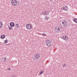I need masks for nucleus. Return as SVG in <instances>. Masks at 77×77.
<instances>
[{"mask_svg":"<svg viewBox=\"0 0 77 77\" xmlns=\"http://www.w3.org/2000/svg\"><path fill=\"white\" fill-rule=\"evenodd\" d=\"M26 27L27 29H32V25H31L30 24H27L26 25Z\"/></svg>","mask_w":77,"mask_h":77,"instance_id":"nucleus-7","label":"nucleus"},{"mask_svg":"<svg viewBox=\"0 0 77 77\" xmlns=\"http://www.w3.org/2000/svg\"><path fill=\"white\" fill-rule=\"evenodd\" d=\"M6 58H5L4 59V62L5 63H6Z\"/></svg>","mask_w":77,"mask_h":77,"instance_id":"nucleus-20","label":"nucleus"},{"mask_svg":"<svg viewBox=\"0 0 77 77\" xmlns=\"http://www.w3.org/2000/svg\"><path fill=\"white\" fill-rule=\"evenodd\" d=\"M10 26L12 27H14L15 26V23L13 22H11L10 23Z\"/></svg>","mask_w":77,"mask_h":77,"instance_id":"nucleus-9","label":"nucleus"},{"mask_svg":"<svg viewBox=\"0 0 77 77\" xmlns=\"http://www.w3.org/2000/svg\"><path fill=\"white\" fill-rule=\"evenodd\" d=\"M46 45L48 47H50L51 45V41L48 40H46Z\"/></svg>","mask_w":77,"mask_h":77,"instance_id":"nucleus-2","label":"nucleus"},{"mask_svg":"<svg viewBox=\"0 0 77 77\" xmlns=\"http://www.w3.org/2000/svg\"><path fill=\"white\" fill-rule=\"evenodd\" d=\"M57 27H56L55 28V29H54V30L55 31H56V32H58L57 31Z\"/></svg>","mask_w":77,"mask_h":77,"instance_id":"nucleus-18","label":"nucleus"},{"mask_svg":"<svg viewBox=\"0 0 77 77\" xmlns=\"http://www.w3.org/2000/svg\"><path fill=\"white\" fill-rule=\"evenodd\" d=\"M6 37L5 36V35H2L1 36V39H5V38Z\"/></svg>","mask_w":77,"mask_h":77,"instance_id":"nucleus-10","label":"nucleus"},{"mask_svg":"<svg viewBox=\"0 0 77 77\" xmlns=\"http://www.w3.org/2000/svg\"><path fill=\"white\" fill-rule=\"evenodd\" d=\"M50 0V1H52V0Z\"/></svg>","mask_w":77,"mask_h":77,"instance_id":"nucleus-28","label":"nucleus"},{"mask_svg":"<svg viewBox=\"0 0 77 77\" xmlns=\"http://www.w3.org/2000/svg\"><path fill=\"white\" fill-rule=\"evenodd\" d=\"M43 72H44V71L42 70L41 72H40V74H42L43 73Z\"/></svg>","mask_w":77,"mask_h":77,"instance_id":"nucleus-16","label":"nucleus"},{"mask_svg":"<svg viewBox=\"0 0 77 77\" xmlns=\"http://www.w3.org/2000/svg\"><path fill=\"white\" fill-rule=\"evenodd\" d=\"M15 27H16L17 28V29H18L19 28L20 26L19 25V24H18V23H17L15 24Z\"/></svg>","mask_w":77,"mask_h":77,"instance_id":"nucleus-11","label":"nucleus"},{"mask_svg":"<svg viewBox=\"0 0 77 77\" xmlns=\"http://www.w3.org/2000/svg\"><path fill=\"white\" fill-rule=\"evenodd\" d=\"M62 24L65 27H66L68 26V23L67 22V21L66 20H64L63 21Z\"/></svg>","mask_w":77,"mask_h":77,"instance_id":"nucleus-1","label":"nucleus"},{"mask_svg":"<svg viewBox=\"0 0 77 77\" xmlns=\"http://www.w3.org/2000/svg\"><path fill=\"white\" fill-rule=\"evenodd\" d=\"M63 68H65V66L64 65L63 66H62Z\"/></svg>","mask_w":77,"mask_h":77,"instance_id":"nucleus-25","label":"nucleus"},{"mask_svg":"<svg viewBox=\"0 0 77 77\" xmlns=\"http://www.w3.org/2000/svg\"><path fill=\"white\" fill-rule=\"evenodd\" d=\"M42 15H45V14H44V12H42Z\"/></svg>","mask_w":77,"mask_h":77,"instance_id":"nucleus-19","label":"nucleus"},{"mask_svg":"<svg viewBox=\"0 0 77 77\" xmlns=\"http://www.w3.org/2000/svg\"><path fill=\"white\" fill-rule=\"evenodd\" d=\"M8 39L6 40H5V41H4L5 43L6 44H7V43H8Z\"/></svg>","mask_w":77,"mask_h":77,"instance_id":"nucleus-15","label":"nucleus"},{"mask_svg":"<svg viewBox=\"0 0 77 77\" xmlns=\"http://www.w3.org/2000/svg\"><path fill=\"white\" fill-rule=\"evenodd\" d=\"M8 70H9V71H10V70H11V68H8Z\"/></svg>","mask_w":77,"mask_h":77,"instance_id":"nucleus-26","label":"nucleus"},{"mask_svg":"<svg viewBox=\"0 0 77 77\" xmlns=\"http://www.w3.org/2000/svg\"><path fill=\"white\" fill-rule=\"evenodd\" d=\"M63 9L64 11H67L68 10V7L67 6H64L63 7Z\"/></svg>","mask_w":77,"mask_h":77,"instance_id":"nucleus-8","label":"nucleus"},{"mask_svg":"<svg viewBox=\"0 0 77 77\" xmlns=\"http://www.w3.org/2000/svg\"><path fill=\"white\" fill-rule=\"evenodd\" d=\"M40 57H41V56H40V55L38 54H36L35 56L34 55V57L35 58V59L34 58V60H36L39 59Z\"/></svg>","mask_w":77,"mask_h":77,"instance_id":"nucleus-3","label":"nucleus"},{"mask_svg":"<svg viewBox=\"0 0 77 77\" xmlns=\"http://www.w3.org/2000/svg\"><path fill=\"white\" fill-rule=\"evenodd\" d=\"M45 19L46 20H48V19H49V17L47 16H45Z\"/></svg>","mask_w":77,"mask_h":77,"instance_id":"nucleus-13","label":"nucleus"},{"mask_svg":"<svg viewBox=\"0 0 77 77\" xmlns=\"http://www.w3.org/2000/svg\"><path fill=\"white\" fill-rule=\"evenodd\" d=\"M12 77H15V75H13L12 76Z\"/></svg>","mask_w":77,"mask_h":77,"instance_id":"nucleus-27","label":"nucleus"},{"mask_svg":"<svg viewBox=\"0 0 77 77\" xmlns=\"http://www.w3.org/2000/svg\"><path fill=\"white\" fill-rule=\"evenodd\" d=\"M44 36H46V34H44V33H43L42 34Z\"/></svg>","mask_w":77,"mask_h":77,"instance_id":"nucleus-22","label":"nucleus"},{"mask_svg":"<svg viewBox=\"0 0 77 77\" xmlns=\"http://www.w3.org/2000/svg\"><path fill=\"white\" fill-rule=\"evenodd\" d=\"M47 14L49 15V13H48V12H47Z\"/></svg>","mask_w":77,"mask_h":77,"instance_id":"nucleus-24","label":"nucleus"},{"mask_svg":"<svg viewBox=\"0 0 77 77\" xmlns=\"http://www.w3.org/2000/svg\"><path fill=\"white\" fill-rule=\"evenodd\" d=\"M44 13V14H45V15H47V12H45Z\"/></svg>","mask_w":77,"mask_h":77,"instance_id":"nucleus-21","label":"nucleus"},{"mask_svg":"<svg viewBox=\"0 0 77 77\" xmlns=\"http://www.w3.org/2000/svg\"><path fill=\"white\" fill-rule=\"evenodd\" d=\"M57 30L58 32H61L62 30V28L60 26H57Z\"/></svg>","mask_w":77,"mask_h":77,"instance_id":"nucleus-5","label":"nucleus"},{"mask_svg":"<svg viewBox=\"0 0 77 77\" xmlns=\"http://www.w3.org/2000/svg\"><path fill=\"white\" fill-rule=\"evenodd\" d=\"M9 30H12L13 29V28H12V27H9Z\"/></svg>","mask_w":77,"mask_h":77,"instance_id":"nucleus-17","label":"nucleus"},{"mask_svg":"<svg viewBox=\"0 0 77 77\" xmlns=\"http://www.w3.org/2000/svg\"><path fill=\"white\" fill-rule=\"evenodd\" d=\"M3 27V25L2 22H0V28H2Z\"/></svg>","mask_w":77,"mask_h":77,"instance_id":"nucleus-14","label":"nucleus"},{"mask_svg":"<svg viewBox=\"0 0 77 77\" xmlns=\"http://www.w3.org/2000/svg\"><path fill=\"white\" fill-rule=\"evenodd\" d=\"M73 20L74 22H75V23H77V19L74 18Z\"/></svg>","mask_w":77,"mask_h":77,"instance_id":"nucleus-12","label":"nucleus"},{"mask_svg":"<svg viewBox=\"0 0 77 77\" xmlns=\"http://www.w3.org/2000/svg\"><path fill=\"white\" fill-rule=\"evenodd\" d=\"M64 66L66 67V64L65 63H64Z\"/></svg>","mask_w":77,"mask_h":77,"instance_id":"nucleus-23","label":"nucleus"},{"mask_svg":"<svg viewBox=\"0 0 77 77\" xmlns=\"http://www.w3.org/2000/svg\"><path fill=\"white\" fill-rule=\"evenodd\" d=\"M9 44H9L8 45H9Z\"/></svg>","mask_w":77,"mask_h":77,"instance_id":"nucleus-29","label":"nucleus"},{"mask_svg":"<svg viewBox=\"0 0 77 77\" xmlns=\"http://www.w3.org/2000/svg\"><path fill=\"white\" fill-rule=\"evenodd\" d=\"M61 38L63 40H64V41H66L68 40L69 39L68 37V36H62L61 37Z\"/></svg>","mask_w":77,"mask_h":77,"instance_id":"nucleus-6","label":"nucleus"},{"mask_svg":"<svg viewBox=\"0 0 77 77\" xmlns=\"http://www.w3.org/2000/svg\"><path fill=\"white\" fill-rule=\"evenodd\" d=\"M11 3L12 5L13 6H16L17 4V2L16 0H12Z\"/></svg>","mask_w":77,"mask_h":77,"instance_id":"nucleus-4","label":"nucleus"}]
</instances>
